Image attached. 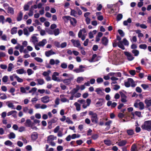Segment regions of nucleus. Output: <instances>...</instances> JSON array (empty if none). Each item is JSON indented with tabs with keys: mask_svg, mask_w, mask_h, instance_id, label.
<instances>
[{
	"mask_svg": "<svg viewBox=\"0 0 151 151\" xmlns=\"http://www.w3.org/2000/svg\"><path fill=\"white\" fill-rule=\"evenodd\" d=\"M74 105L76 107V109L78 111H79L81 110V106L80 104L77 102L74 104Z\"/></svg>",
	"mask_w": 151,
	"mask_h": 151,
	"instance_id": "nucleus-33",
	"label": "nucleus"
},
{
	"mask_svg": "<svg viewBox=\"0 0 151 151\" xmlns=\"http://www.w3.org/2000/svg\"><path fill=\"white\" fill-rule=\"evenodd\" d=\"M32 123L29 119H27L26 120L25 123V125L27 127H30L32 125Z\"/></svg>",
	"mask_w": 151,
	"mask_h": 151,
	"instance_id": "nucleus-20",
	"label": "nucleus"
},
{
	"mask_svg": "<svg viewBox=\"0 0 151 151\" xmlns=\"http://www.w3.org/2000/svg\"><path fill=\"white\" fill-rule=\"evenodd\" d=\"M37 81L39 85H42L44 83V81L43 79H38Z\"/></svg>",
	"mask_w": 151,
	"mask_h": 151,
	"instance_id": "nucleus-45",
	"label": "nucleus"
},
{
	"mask_svg": "<svg viewBox=\"0 0 151 151\" xmlns=\"http://www.w3.org/2000/svg\"><path fill=\"white\" fill-rule=\"evenodd\" d=\"M33 6H32L29 10V12L28 14L29 16H32L33 15Z\"/></svg>",
	"mask_w": 151,
	"mask_h": 151,
	"instance_id": "nucleus-41",
	"label": "nucleus"
},
{
	"mask_svg": "<svg viewBox=\"0 0 151 151\" xmlns=\"http://www.w3.org/2000/svg\"><path fill=\"white\" fill-rule=\"evenodd\" d=\"M95 91L96 92L97 94L99 95H103L104 93L102 91L100 88H97L96 89Z\"/></svg>",
	"mask_w": 151,
	"mask_h": 151,
	"instance_id": "nucleus-25",
	"label": "nucleus"
},
{
	"mask_svg": "<svg viewBox=\"0 0 151 151\" xmlns=\"http://www.w3.org/2000/svg\"><path fill=\"white\" fill-rule=\"evenodd\" d=\"M16 72L18 74H22L24 73V71L23 68H21L17 70H16Z\"/></svg>",
	"mask_w": 151,
	"mask_h": 151,
	"instance_id": "nucleus-34",
	"label": "nucleus"
},
{
	"mask_svg": "<svg viewBox=\"0 0 151 151\" xmlns=\"http://www.w3.org/2000/svg\"><path fill=\"white\" fill-rule=\"evenodd\" d=\"M129 73L132 76H134L136 74V71L134 70H131L129 71Z\"/></svg>",
	"mask_w": 151,
	"mask_h": 151,
	"instance_id": "nucleus-60",
	"label": "nucleus"
},
{
	"mask_svg": "<svg viewBox=\"0 0 151 151\" xmlns=\"http://www.w3.org/2000/svg\"><path fill=\"white\" fill-rule=\"evenodd\" d=\"M8 137L10 139H14L15 137V134L14 133H10L8 135Z\"/></svg>",
	"mask_w": 151,
	"mask_h": 151,
	"instance_id": "nucleus-40",
	"label": "nucleus"
},
{
	"mask_svg": "<svg viewBox=\"0 0 151 151\" xmlns=\"http://www.w3.org/2000/svg\"><path fill=\"white\" fill-rule=\"evenodd\" d=\"M8 80V77L7 76H5L3 77L2 81L3 82L6 83L7 82Z\"/></svg>",
	"mask_w": 151,
	"mask_h": 151,
	"instance_id": "nucleus-44",
	"label": "nucleus"
},
{
	"mask_svg": "<svg viewBox=\"0 0 151 151\" xmlns=\"http://www.w3.org/2000/svg\"><path fill=\"white\" fill-rule=\"evenodd\" d=\"M55 54V53L52 50H50L45 51V54L47 57H49L50 55Z\"/></svg>",
	"mask_w": 151,
	"mask_h": 151,
	"instance_id": "nucleus-11",
	"label": "nucleus"
},
{
	"mask_svg": "<svg viewBox=\"0 0 151 151\" xmlns=\"http://www.w3.org/2000/svg\"><path fill=\"white\" fill-rule=\"evenodd\" d=\"M141 86L144 90H145L149 88V86L145 84H142Z\"/></svg>",
	"mask_w": 151,
	"mask_h": 151,
	"instance_id": "nucleus-54",
	"label": "nucleus"
},
{
	"mask_svg": "<svg viewBox=\"0 0 151 151\" xmlns=\"http://www.w3.org/2000/svg\"><path fill=\"white\" fill-rule=\"evenodd\" d=\"M46 40L43 39L41 41L39 42L38 45L39 46H44L46 43Z\"/></svg>",
	"mask_w": 151,
	"mask_h": 151,
	"instance_id": "nucleus-17",
	"label": "nucleus"
},
{
	"mask_svg": "<svg viewBox=\"0 0 151 151\" xmlns=\"http://www.w3.org/2000/svg\"><path fill=\"white\" fill-rule=\"evenodd\" d=\"M80 136L81 135L80 134H73L71 136V139H74L77 138H79Z\"/></svg>",
	"mask_w": 151,
	"mask_h": 151,
	"instance_id": "nucleus-31",
	"label": "nucleus"
},
{
	"mask_svg": "<svg viewBox=\"0 0 151 151\" xmlns=\"http://www.w3.org/2000/svg\"><path fill=\"white\" fill-rule=\"evenodd\" d=\"M117 46L122 50H124L125 49L122 41H119L117 42Z\"/></svg>",
	"mask_w": 151,
	"mask_h": 151,
	"instance_id": "nucleus-16",
	"label": "nucleus"
},
{
	"mask_svg": "<svg viewBox=\"0 0 151 151\" xmlns=\"http://www.w3.org/2000/svg\"><path fill=\"white\" fill-rule=\"evenodd\" d=\"M83 32L84 34L86 33V30L85 28H83L82 29H81L79 30L78 34V36L79 38H81V37Z\"/></svg>",
	"mask_w": 151,
	"mask_h": 151,
	"instance_id": "nucleus-15",
	"label": "nucleus"
},
{
	"mask_svg": "<svg viewBox=\"0 0 151 151\" xmlns=\"http://www.w3.org/2000/svg\"><path fill=\"white\" fill-rule=\"evenodd\" d=\"M89 115L91 116V120L92 122L94 124H97L98 123L99 119L97 114L90 111L89 112Z\"/></svg>",
	"mask_w": 151,
	"mask_h": 151,
	"instance_id": "nucleus-1",
	"label": "nucleus"
},
{
	"mask_svg": "<svg viewBox=\"0 0 151 151\" xmlns=\"http://www.w3.org/2000/svg\"><path fill=\"white\" fill-rule=\"evenodd\" d=\"M108 42V39L105 37H103L101 39V43L104 46H106L107 45Z\"/></svg>",
	"mask_w": 151,
	"mask_h": 151,
	"instance_id": "nucleus-8",
	"label": "nucleus"
},
{
	"mask_svg": "<svg viewBox=\"0 0 151 151\" xmlns=\"http://www.w3.org/2000/svg\"><path fill=\"white\" fill-rule=\"evenodd\" d=\"M135 56H137L139 54V51L137 50H133L132 51Z\"/></svg>",
	"mask_w": 151,
	"mask_h": 151,
	"instance_id": "nucleus-35",
	"label": "nucleus"
},
{
	"mask_svg": "<svg viewBox=\"0 0 151 151\" xmlns=\"http://www.w3.org/2000/svg\"><path fill=\"white\" fill-rule=\"evenodd\" d=\"M20 92L22 93H25L26 92L25 88L23 87H20Z\"/></svg>",
	"mask_w": 151,
	"mask_h": 151,
	"instance_id": "nucleus-58",
	"label": "nucleus"
},
{
	"mask_svg": "<svg viewBox=\"0 0 151 151\" xmlns=\"http://www.w3.org/2000/svg\"><path fill=\"white\" fill-rule=\"evenodd\" d=\"M59 75V73L57 72H54L52 76V79L54 81H60V79L56 77Z\"/></svg>",
	"mask_w": 151,
	"mask_h": 151,
	"instance_id": "nucleus-10",
	"label": "nucleus"
},
{
	"mask_svg": "<svg viewBox=\"0 0 151 151\" xmlns=\"http://www.w3.org/2000/svg\"><path fill=\"white\" fill-rule=\"evenodd\" d=\"M84 68L82 65H81L79 66L78 68H76L73 70V71L76 73H79L84 71V69H83Z\"/></svg>",
	"mask_w": 151,
	"mask_h": 151,
	"instance_id": "nucleus-9",
	"label": "nucleus"
},
{
	"mask_svg": "<svg viewBox=\"0 0 151 151\" xmlns=\"http://www.w3.org/2000/svg\"><path fill=\"white\" fill-rule=\"evenodd\" d=\"M49 99V97L48 96H43L41 99V101L43 103H47L50 101Z\"/></svg>",
	"mask_w": 151,
	"mask_h": 151,
	"instance_id": "nucleus-12",
	"label": "nucleus"
},
{
	"mask_svg": "<svg viewBox=\"0 0 151 151\" xmlns=\"http://www.w3.org/2000/svg\"><path fill=\"white\" fill-rule=\"evenodd\" d=\"M71 41L74 47L78 48L80 49H82L83 48V47L81 46V44L79 40H75L73 39L71 40Z\"/></svg>",
	"mask_w": 151,
	"mask_h": 151,
	"instance_id": "nucleus-4",
	"label": "nucleus"
},
{
	"mask_svg": "<svg viewBox=\"0 0 151 151\" xmlns=\"http://www.w3.org/2000/svg\"><path fill=\"white\" fill-rule=\"evenodd\" d=\"M13 76H14V78L17 79V80L18 82H22L23 81V80L20 78H19L18 76L17 75H15V74H13Z\"/></svg>",
	"mask_w": 151,
	"mask_h": 151,
	"instance_id": "nucleus-39",
	"label": "nucleus"
},
{
	"mask_svg": "<svg viewBox=\"0 0 151 151\" xmlns=\"http://www.w3.org/2000/svg\"><path fill=\"white\" fill-rule=\"evenodd\" d=\"M35 59L37 62L42 63L43 62V60L41 58L39 57H36L35 58Z\"/></svg>",
	"mask_w": 151,
	"mask_h": 151,
	"instance_id": "nucleus-53",
	"label": "nucleus"
},
{
	"mask_svg": "<svg viewBox=\"0 0 151 151\" xmlns=\"http://www.w3.org/2000/svg\"><path fill=\"white\" fill-rule=\"evenodd\" d=\"M131 151H137V147L135 144H133L131 148Z\"/></svg>",
	"mask_w": 151,
	"mask_h": 151,
	"instance_id": "nucleus-42",
	"label": "nucleus"
},
{
	"mask_svg": "<svg viewBox=\"0 0 151 151\" xmlns=\"http://www.w3.org/2000/svg\"><path fill=\"white\" fill-rule=\"evenodd\" d=\"M124 53L127 56V59L129 61H132L134 59V57L129 52L125 51L124 52Z\"/></svg>",
	"mask_w": 151,
	"mask_h": 151,
	"instance_id": "nucleus-5",
	"label": "nucleus"
},
{
	"mask_svg": "<svg viewBox=\"0 0 151 151\" xmlns=\"http://www.w3.org/2000/svg\"><path fill=\"white\" fill-rule=\"evenodd\" d=\"M111 121H109L105 123V125L107 126V128L105 129L106 130H108L110 127V124L111 123Z\"/></svg>",
	"mask_w": 151,
	"mask_h": 151,
	"instance_id": "nucleus-32",
	"label": "nucleus"
},
{
	"mask_svg": "<svg viewBox=\"0 0 151 151\" xmlns=\"http://www.w3.org/2000/svg\"><path fill=\"white\" fill-rule=\"evenodd\" d=\"M56 138V137H55L53 135H50L48 136L47 138V142H50V141H52L53 140L55 139Z\"/></svg>",
	"mask_w": 151,
	"mask_h": 151,
	"instance_id": "nucleus-26",
	"label": "nucleus"
},
{
	"mask_svg": "<svg viewBox=\"0 0 151 151\" xmlns=\"http://www.w3.org/2000/svg\"><path fill=\"white\" fill-rule=\"evenodd\" d=\"M73 79L72 78H70L68 79H66L62 80L63 82L66 85H68L71 83V80Z\"/></svg>",
	"mask_w": 151,
	"mask_h": 151,
	"instance_id": "nucleus-13",
	"label": "nucleus"
},
{
	"mask_svg": "<svg viewBox=\"0 0 151 151\" xmlns=\"http://www.w3.org/2000/svg\"><path fill=\"white\" fill-rule=\"evenodd\" d=\"M123 43L125 46H128L129 45V42L126 38L123 39L122 41Z\"/></svg>",
	"mask_w": 151,
	"mask_h": 151,
	"instance_id": "nucleus-36",
	"label": "nucleus"
},
{
	"mask_svg": "<svg viewBox=\"0 0 151 151\" xmlns=\"http://www.w3.org/2000/svg\"><path fill=\"white\" fill-rule=\"evenodd\" d=\"M5 145L7 146H11L12 145V143L10 140H7L4 142Z\"/></svg>",
	"mask_w": 151,
	"mask_h": 151,
	"instance_id": "nucleus-47",
	"label": "nucleus"
},
{
	"mask_svg": "<svg viewBox=\"0 0 151 151\" xmlns=\"http://www.w3.org/2000/svg\"><path fill=\"white\" fill-rule=\"evenodd\" d=\"M118 32L122 37H123L124 35V34L123 31L121 29L118 30Z\"/></svg>",
	"mask_w": 151,
	"mask_h": 151,
	"instance_id": "nucleus-50",
	"label": "nucleus"
},
{
	"mask_svg": "<svg viewBox=\"0 0 151 151\" xmlns=\"http://www.w3.org/2000/svg\"><path fill=\"white\" fill-rule=\"evenodd\" d=\"M23 16V13L21 12H20L18 15L17 17V21H21L22 18Z\"/></svg>",
	"mask_w": 151,
	"mask_h": 151,
	"instance_id": "nucleus-18",
	"label": "nucleus"
},
{
	"mask_svg": "<svg viewBox=\"0 0 151 151\" xmlns=\"http://www.w3.org/2000/svg\"><path fill=\"white\" fill-rule=\"evenodd\" d=\"M37 133H34V134L31 135V139L32 140L34 141L36 140L37 138Z\"/></svg>",
	"mask_w": 151,
	"mask_h": 151,
	"instance_id": "nucleus-27",
	"label": "nucleus"
},
{
	"mask_svg": "<svg viewBox=\"0 0 151 151\" xmlns=\"http://www.w3.org/2000/svg\"><path fill=\"white\" fill-rule=\"evenodd\" d=\"M142 129H145L150 132L151 131V121H147L145 122L144 124L142 125Z\"/></svg>",
	"mask_w": 151,
	"mask_h": 151,
	"instance_id": "nucleus-2",
	"label": "nucleus"
},
{
	"mask_svg": "<svg viewBox=\"0 0 151 151\" xmlns=\"http://www.w3.org/2000/svg\"><path fill=\"white\" fill-rule=\"evenodd\" d=\"M5 17L3 15H1L0 16V23L1 22L2 24H4V23Z\"/></svg>",
	"mask_w": 151,
	"mask_h": 151,
	"instance_id": "nucleus-51",
	"label": "nucleus"
},
{
	"mask_svg": "<svg viewBox=\"0 0 151 151\" xmlns=\"http://www.w3.org/2000/svg\"><path fill=\"white\" fill-rule=\"evenodd\" d=\"M123 18V15L122 14H118L116 17V20L117 21H120Z\"/></svg>",
	"mask_w": 151,
	"mask_h": 151,
	"instance_id": "nucleus-38",
	"label": "nucleus"
},
{
	"mask_svg": "<svg viewBox=\"0 0 151 151\" xmlns=\"http://www.w3.org/2000/svg\"><path fill=\"white\" fill-rule=\"evenodd\" d=\"M128 80L129 81L130 83H131V86L132 87H135L136 85V84L135 83L133 80L131 78H128Z\"/></svg>",
	"mask_w": 151,
	"mask_h": 151,
	"instance_id": "nucleus-21",
	"label": "nucleus"
},
{
	"mask_svg": "<svg viewBox=\"0 0 151 151\" xmlns=\"http://www.w3.org/2000/svg\"><path fill=\"white\" fill-rule=\"evenodd\" d=\"M77 12L74 9H71V12H70V15L71 16H73L74 17H77Z\"/></svg>",
	"mask_w": 151,
	"mask_h": 151,
	"instance_id": "nucleus-23",
	"label": "nucleus"
},
{
	"mask_svg": "<svg viewBox=\"0 0 151 151\" xmlns=\"http://www.w3.org/2000/svg\"><path fill=\"white\" fill-rule=\"evenodd\" d=\"M14 68V66L12 63H10L9 64L8 67L7 69V71L8 72H10L12 71V69Z\"/></svg>",
	"mask_w": 151,
	"mask_h": 151,
	"instance_id": "nucleus-28",
	"label": "nucleus"
},
{
	"mask_svg": "<svg viewBox=\"0 0 151 151\" xmlns=\"http://www.w3.org/2000/svg\"><path fill=\"white\" fill-rule=\"evenodd\" d=\"M17 27H13L11 30V33L12 35L15 34L17 32Z\"/></svg>",
	"mask_w": 151,
	"mask_h": 151,
	"instance_id": "nucleus-29",
	"label": "nucleus"
},
{
	"mask_svg": "<svg viewBox=\"0 0 151 151\" xmlns=\"http://www.w3.org/2000/svg\"><path fill=\"white\" fill-rule=\"evenodd\" d=\"M77 92L78 91L76 89L74 88L70 91V93L71 94L74 95L75 93H77Z\"/></svg>",
	"mask_w": 151,
	"mask_h": 151,
	"instance_id": "nucleus-63",
	"label": "nucleus"
},
{
	"mask_svg": "<svg viewBox=\"0 0 151 151\" xmlns=\"http://www.w3.org/2000/svg\"><path fill=\"white\" fill-rule=\"evenodd\" d=\"M23 31L24 33V35H26L27 36H28L29 35L28 30L27 29L25 28H24L23 29Z\"/></svg>",
	"mask_w": 151,
	"mask_h": 151,
	"instance_id": "nucleus-56",
	"label": "nucleus"
},
{
	"mask_svg": "<svg viewBox=\"0 0 151 151\" xmlns=\"http://www.w3.org/2000/svg\"><path fill=\"white\" fill-rule=\"evenodd\" d=\"M129 83H130V82L128 81L127 82H124V85L127 88L129 87L130 86V84Z\"/></svg>",
	"mask_w": 151,
	"mask_h": 151,
	"instance_id": "nucleus-61",
	"label": "nucleus"
},
{
	"mask_svg": "<svg viewBox=\"0 0 151 151\" xmlns=\"http://www.w3.org/2000/svg\"><path fill=\"white\" fill-rule=\"evenodd\" d=\"M84 80L83 78L82 77H78L77 78L76 82L78 83H80Z\"/></svg>",
	"mask_w": 151,
	"mask_h": 151,
	"instance_id": "nucleus-43",
	"label": "nucleus"
},
{
	"mask_svg": "<svg viewBox=\"0 0 151 151\" xmlns=\"http://www.w3.org/2000/svg\"><path fill=\"white\" fill-rule=\"evenodd\" d=\"M57 150L58 151H61L63 150V147L60 145L58 146L57 147Z\"/></svg>",
	"mask_w": 151,
	"mask_h": 151,
	"instance_id": "nucleus-64",
	"label": "nucleus"
},
{
	"mask_svg": "<svg viewBox=\"0 0 151 151\" xmlns=\"http://www.w3.org/2000/svg\"><path fill=\"white\" fill-rule=\"evenodd\" d=\"M139 47L140 49L145 50L147 48V46L145 44H141L139 45Z\"/></svg>",
	"mask_w": 151,
	"mask_h": 151,
	"instance_id": "nucleus-48",
	"label": "nucleus"
},
{
	"mask_svg": "<svg viewBox=\"0 0 151 151\" xmlns=\"http://www.w3.org/2000/svg\"><path fill=\"white\" fill-rule=\"evenodd\" d=\"M138 105L139 107V109L141 110L143 109H144V104L142 102H140Z\"/></svg>",
	"mask_w": 151,
	"mask_h": 151,
	"instance_id": "nucleus-37",
	"label": "nucleus"
},
{
	"mask_svg": "<svg viewBox=\"0 0 151 151\" xmlns=\"http://www.w3.org/2000/svg\"><path fill=\"white\" fill-rule=\"evenodd\" d=\"M32 39L33 40L32 42H33L34 43L36 42H38L37 37H36L34 36L32 37Z\"/></svg>",
	"mask_w": 151,
	"mask_h": 151,
	"instance_id": "nucleus-59",
	"label": "nucleus"
},
{
	"mask_svg": "<svg viewBox=\"0 0 151 151\" xmlns=\"http://www.w3.org/2000/svg\"><path fill=\"white\" fill-rule=\"evenodd\" d=\"M96 81L98 83H101L103 81V80L101 78H99L96 79Z\"/></svg>",
	"mask_w": 151,
	"mask_h": 151,
	"instance_id": "nucleus-62",
	"label": "nucleus"
},
{
	"mask_svg": "<svg viewBox=\"0 0 151 151\" xmlns=\"http://www.w3.org/2000/svg\"><path fill=\"white\" fill-rule=\"evenodd\" d=\"M76 143L78 145H80L83 143V142L82 140L80 139L76 141Z\"/></svg>",
	"mask_w": 151,
	"mask_h": 151,
	"instance_id": "nucleus-57",
	"label": "nucleus"
},
{
	"mask_svg": "<svg viewBox=\"0 0 151 151\" xmlns=\"http://www.w3.org/2000/svg\"><path fill=\"white\" fill-rule=\"evenodd\" d=\"M17 111L15 110H12L8 112L7 114L8 116H9L14 114H17Z\"/></svg>",
	"mask_w": 151,
	"mask_h": 151,
	"instance_id": "nucleus-49",
	"label": "nucleus"
},
{
	"mask_svg": "<svg viewBox=\"0 0 151 151\" xmlns=\"http://www.w3.org/2000/svg\"><path fill=\"white\" fill-rule=\"evenodd\" d=\"M132 22V20L130 18L128 19L127 20L124 21L123 22V24L124 26H127L128 24V23H130Z\"/></svg>",
	"mask_w": 151,
	"mask_h": 151,
	"instance_id": "nucleus-22",
	"label": "nucleus"
},
{
	"mask_svg": "<svg viewBox=\"0 0 151 151\" xmlns=\"http://www.w3.org/2000/svg\"><path fill=\"white\" fill-rule=\"evenodd\" d=\"M119 93L120 94L121 97V101L123 103H125L127 102V96L124 93H123V92H120Z\"/></svg>",
	"mask_w": 151,
	"mask_h": 151,
	"instance_id": "nucleus-7",
	"label": "nucleus"
},
{
	"mask_svg": "<svg viewBox=\"0 0 151 151\" xmlns=\"http://www.w3.org/2000/svg\"><path fill=\"white\" fill-rule=\"evenodd\" d=\"M62 18L64 20H65V19H66L68 20H69L70 21V24L73 26L75 27L76 26L77 21L75 18H72L69 16H64Z\"/></svg>",
	"mask_w": 151,
	"mask_h": 151,
	"instance_id": "nucleus-3",
	"label": "nucleus"
},
{
	"mask_svg": "<svg viewBox=\"0 0 151 151\" xmlns=\"http://www.w3.org/2000/svg\"><path fill=\"white\" fill-rule=\"evenodd\" d=\"M104 142L105 145L108 146H110L111 144V141L109 139H105L104 140Z\"/></svg>",
	"mask_w": 151,
	"mask_h": 151,
	"instance_id": "nucleus-30",
	"label": "nucleus"
},
{
	"mask_svg": "<svg viewBox=\"0 0 151 151\" xmlns=\"http://www.w3.org/2000/svg\"><path fill=\"white\" fill-rule=\"evenodd\" d=\"M127 142L125 140H122V141L119 142L118 145L120 146H122L125 145L127 143Z\"/></svg>",
	"mask_w": 151,
	"mask_h": 151,
	"instance_id": "nucleus-24",
	"label": "nucleus"
},
{
	"mask_svg": "<svg viewBox=\"0 0 151 151\" xmlns=\"http://www.w3.org/2000/svg\"><path fill=\"white\" fill-rule=\"evenodd\" d=\"M144 102L146 104V108H148L151 106V99L150 100L146 99L145 100Z\"/></svg>",
	"mask_w": 151,
	"mask_h": 151,
	"instance_id": "nucleus-14",
	"label": "nucleus"
},
{
	"mask_svg": "<svg viewBox=\"0 0 151 151\" xmlns=\"http://www.w3.org/2000/svg\"><path fill=\"white\" fill-rule=\"evenodd\" d=\"M60 66L63 69H65L67 67V65L66 63H63L61 64Z\"/></svg>",
	"mask_w": 151,
	"mask_h": 151,
	"instance_id": "nucleus-55",
	"label": "nucleus"
},
{
	"mask_svg": "<svg viewBox=\"0 0 151 151\" xmlns=\"http://www.w3.org/2000/svg\"><path fill=\"white\" fill-rule=\"evenodd\" d=\"M14 10L13 8L10 6L8 7L7 12L8 13H10L12 14H14Z\"/></svg>",
	"mask_w": 151,
	"mask_h": 151,
	"instance_id": "nucleus-19",
	"label": "nucleus"
},
{
	"mask_svg": "<svg viewBox=\"0 0 151 151\" xmlns=\"http://www.w3.org/2000/svg\"><path fill=\"white\" fill-rule=\"evenodd\" d=\"M98 99L99 101H97L96 104V107L101 106L103 104V103L105 102V100L104 99L99 98Z\"/></svg>",
	"mask_w": 151,
	"mask_h": 151,
	"instance_id": "nucleus-6",
	"label": "nucleus"
},
{
	"mask_svg": "<svg viewBox=\"0 0 151 151\" xmlns=\"http://www.w3.org/2000/svg\"><path fill=\"white\" fill-rule=\"evenodd\" d=\"M59 99L58 98H57L55 101V103L56 105H54V107H56L57 105H58L60 104Z\"/></svg>",
	"mask_w": 151,
	"mask_h": 151,
	"instance_id": "nucleus-52",
	"label": "nucleus"
},
{
	"mask_svg": "<svg viewBox=\"0 0 151 151\" xmlns=\"http://www.w3.org/2000/svg\"><path fill=\"white\" fill-rule=\"evenodd\" d=\"M53 32L55 35L57 36L60 33V30L58 28L55 29L54 30Z\"/></svg>",
	"mask_w": 151,
	"mask_h": 151,
	"instance_id": "nucleus-46",
	"label": "nucleus"
}]
</instances>
